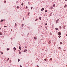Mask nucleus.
Instances as JSON below:
<instances>
[{
  "label": "nucleus",
  "mask_w": 67,
  "mask_h": 67,
  "mask_svg": "<svg viewBox=\"0 0 67 67\" xmlns=\"http://www.w3.org/2000/svg\"><path fill=\"white\" fill-rule=\"evenodd\" d=\"M21 5H23V3H22L21 4Z\"/></svg>",
  "instance_id": "c756f323"
},
{
  "label": "nucleus",
  "mask_w": 67,
  "mask_h": 67,
  "mask_svg": "<svg viewBox=\"0 0 67 67\" xmlns=\"http://www.w3.org/2000/svg\"><path fill=\"white\" fill-rule=\"evenodd\" d=\"M55 4H54L53 5V7H55Z\"/></svg>",
  "instance_id": "aec40b11"
},
{
  "label": "nucleus",
  "mask_w": 67,
  "mask_h": 67,
  "mask_svg": "<svg viewBox=\"0 0 67 67\" xmlns=\"http://www.w3.org/2000/svg\"><path fill=\"white\" fill-rule=\"evenodd\" d=\"M0 35H2V33L1 32H0Z\"/></svg>",
  "instance_id": "cd10ccee"
},
{
  "label": "nucleus",
  "mask_w": 67,
  "mask_h": 67,
  "mask_svg": "<svg viewBox=\"0 0 67 67\" xmlns=\"http://www.w3.org/2000/svg\"><path fill=\"white\" fill-rule=\"evenodd\" d=\"M34 39H35V40H36V39H37V37H34Z\"/></svg>",
  "instance_id": "39448f33"
},
{
  "label": "nucleus",
  "mask_w": 67,
  "mask_h": 67,
  "mask_svg": "<svg viewBox=\"0 0 67 67\" xmlns=\"http://www.w3.org/2000/svg\"><path fill=\"white\" fill-rule=\"evenodd\" d=\"M59 19H58L56 21V23H57L58 22V21H59Z\"/></svg>",
  "instance_id": "f03ea898"
},
{
  "label": "nucleus",
  "mask_w": 67,
  "mask_h": 67,
  "mask_svg": "<svg viewBox=\"0 0 67 67\" xmlns=\"http://www.w3.org/2000/svg\"><path fill=\"white\" fill-rule=\"evenodd\" d=\"M18 62H20V59H18Z\"/></svg>",
  "instance_id": "2f4dec72"
},
{
  "label": "nucleus",
  "mask_w": 67,
  "mask_h": 67,
  "mask_svg": "<svg viewBox=\"0 0 67 67\" xmlns=\"http://www.w3.org/2000/svg\"><path fill=\"white\" fill-rule=\"evenodd\" d=\"M26 51H27V50L26 49H25L24 50V52H26Z\"/></svg>",
  "instance_id": "6e6552de"
},
{
  "label": "nucleus",
  "mask_w": 67,
  "mask_h": 67,
  "mask_svg": "<svg viewBox=\"0 0 67 67\" xmlns=\"http://www.w3.org/2000/svg\"><path fill=\"white\" fill-rule=\"evenodd\" d=\"M19 49H20V50L21 49V47H19Z\"/></svg>",
  "instance_id": "423d86ee"
},
{
  "label": "nucleus",
  "mask_w": 67,
  "mask_h": 67,
  "mask_svg": "<svg viewBox=\"0 0 67 67\" xmlns=\"http://www.w3.org/2000/svg\"><path fill=\"white\" fill-rule=\"evenodd\" d=\"M49 44H50V43H51V42H50V41H49Z\"/></svg>",
  "instance_id": "c9c22d12"
},
{
  "label": "nucleus",
  "mask_w": 67,
  "mask_h": 67,
  "mask_svg": "<svg viewBox=\"0 0 67 67\" xmlns=\"http://www.w3.org/2000/svg\"><path fill=\"white\" fill-rule=\"evenodd\" d=\"M50 34V35H52V34Z\"/></svg>",
  "instance_id": "a18cd8bd"
},
{
  "label": "nucleus",
  "mask_w": 67,
  "mask_h": 67,
  "mask_svg": "<svg viewBox=\"0 0 67 67\" xmlns=\"http://www.w3.org/2000/svg\"><path fill=\"white\" fill-rule=\"evenodd\" d=\"M1 54H3V52H1Z\"/></svg>",
  "instance_id": "c85d7f7f"
},
{
  "label": "nucleus",
  "mask_w": 67,
  "mask_h": 67,
  "mask_svg": "<svg viewBox=\"0 0 67 67\" xmlns=\"http://www.w3.org/2000/svg\"><path fill=\"white\" fill-rule=\"evenodd\" d=\"M51 9H53V7H51Z\"/></svg>",
  "instance_id": "473e14b6"
},
{
  "label": "nucleus",
  "mask_w": 67,
  "mask_h": 67,
  "mask_svg": "<svg viewBox=\"0 0 67 67\" xmlns=\"http://www.w3.org/2000/svg\"><path fill=\"white\" fill-rule=\"evenodd\" d=\"M59 28H60V29H61L62 28V27L60 26L59 27Z\"/></svg>",
  "instance_id": "a878e982"
},
{
  "label": "nucleus",
  "mask_w": 67,
  "mask_h": 67,
  "mask_svg": "<svg viewBox=\"0 0 67 67\" xmlns=\"http://www.w3.org/2000/svg\"><path fill=\"white\" fill-rule=\"evenodd\" d=\"M4 27H7V26H4Z\"/></svg>",
  "instance_id": "f704fd0d"
},
{
  "label": "nucleus",
  "mask_w": 67,
  "mask_h": 67,
  "mask_svg": "<svg viewBox=\"0 0 67 67\" xmlns=\"http://www.w3.org/2000/svg\"><path fill=\"white\" fill-rule=\"evenodd\" d=\"M29 2H28V3H29Z\"/></svg>",
  "instance_id": "de8ad7c7"
},
{
  "label": "nucleus",
  "mask_w": 67,
  "mask_h": 67,
  "mask_svg": "<svg viewBox=\"0 0 67 67\" xmlns=\"http://www.w3.org/2000/svg\"><path fill=\"white\" fill-rule=\"evenodd\" d=\"M65 0V1H67V0Z\"/></svg>",
  "instance_id": "37998d69"
},
{
  "label": "nucleus",
  "mask_w": 67,
  "mask_h": 67,
  "mask_svg": "<svg viewBox=\"0 0 67 67\" xmlns=\"http://www.w3.org/2000/svg\"><path fill=\"white\" fill-rule=\"evenodd\" d=\"M40 20H41V18H39Z\"/></svg>",
  "instance_id": "72a5a7b5"
},
{
  "label": "nucleus",
  "mask_w": 67,
  "mask_h": 67,
  "mask_svg": "<svg viewBox=\"0 0 67 67\" xmlns=\"http://www.w3.org/2000/svg\"><path fill=\"white\" fill-rule=\"evenodd\" d=\"M4 3H6V1H4Z\"/></svg>",
  "instance_id": "e433bc0d"
},
{
  "label": "nucleus",
  "mask_w": 67,
  "mask_h": 67,
  "mask_svg": "<svg viewBox=\"0 0 67 67\" xmlns=\"http://www.w3.org/2000/svg\"><path fill=\"white\" fill-rule=\"evenodd\" d=\"M63 44V42H61L60 43V44Z\"/></svg>",
  "instance_id": "9b49d317"
},
{
  "label": "nucleus",
  "mask_w": 67,
  "mask_h": 67,
  "mask_svg": "<svg viewBox=\"0 0 67 67\" xmlns=\"http://www.w3.org/2000/svg\"><path fill=\"white\" fill-rule=\"evenodd\" d=\"M9 60V58H8L7 59V61H8Z\"/></svg>",
  "instance_id": "2eb2a0df"
},
{
  "label": "nucleus",
  "mask_w": 67,
  "mask_h": 67,
  "mask_svg": "<svg viewBox=\"0 0 67 67\" xmlns=\"http://www.w3.org/2000/svg\"><path fill=\"white\" fill-rule=\"evenodd\" d=\"M58 34L59 35H61V33L60 32H58Z\"/></svg>",
  "instance_id": "f257e3e1"
},
{
  "label": "nucleus",
  "mask_w": 67,
  "mask_h": 67,
  "mask_svg": "<svg viewBox=\"0 0 67 67\" xmlns=\"http://www.w3.org/2000/svg\"><path fill=\"white\" fill-rule=\"evenodd\" d=\"M50 59L51 60H52L53 59L52 58H51Z\"/></svg>",
  "instance_id": "f3484780"
},
{
  "label": "nucleus",
  "mask_w": 67,
  "mask_h": 67,
  "mask_svg": "<svg viewBox=\"0 0 67 67\" xmlns=\"http://www.w3.org/2000/svg\"><path fill=\"white\" fill-rule=\"evenodd\" d=\"M44 10V8H42V9L41 10V11H43V10Z\"/></svg>",
  "instance_id": "20e7f679"
},
{
  "label": "nucleus",
  "mask_w": 67,
  "mask_h": 67,
  "mask_svg": "<svg viewBox=\"0 0 67 67\" xmlns=\"http://www.w3.org/2000/svg\"><path fill=\"white\" fill-rule=\"evenodd\" d=\"M55 30H58V28H55Z\"/></svg>",
  "instance_id": "dca6fc26"
},
{
  "label": "nucleus",
  "mask_w": 67,
  "mask_h": 67,
  "mask_svg": "<svg viewBox=\"0 0 67 67\" xmlns=\"http://www.w3.org/2000/svg\"><path fill=\"white\" fill-rule=\"evenodd\" d=\"M44 60L45 61H46L47 60H46V59H44Z\"/></svg>",
  "instance_id": "bb28decb"
},
{
  "label": "nucleus",
  "mask_w": 67,
  "mask_h": 67,
  "mask_svg": "<svg viewBox=\"0 0 67 67\" xmlns=\"http://www.w3.org/2000/svg\"><path fill=\"white\" fill-rule=\"evenodd\" d=\"M14 51H15L16 50V48L15 47L14 48Z\"/></svg>",
  "instance_id": "7ed1b4c3"
},
{
  "label": "nucleus",
  "mask_w": 67,
  "mask_h": 67,
  "mask_svg": "<svg viewBox=\"0 0 67 67\" xmlns=\"http://www.w3.org/2000/svg\"><path fill=\"white\" fill-rule=\"evenodd\" d=\"M29 14H30V13H29V12L28 13V15H29Z\"/></svg>",
  "instance_id": "b1692460"
},
{
  "label": "nucleus",
  "mask_w": 67,
  "mask_h": 67,
  "mask_svg": "<svg viewBox=\"0 0 67 67\" xmlns=\"http://www.w3.org/2000/svg\"><path fill=\"white\" fill-rule=\"evenodd\" d=\"M21 52L20 51L19 52V54H21Z\"/></svg>",
  "instance_id": "4468645a"
},
{
  "label": "nucleus",
  "mask_w": 67,
  "mask_h": 67,
  "mask_svg": "<svg viewBox=\"0 0 67 67\" xmlns=\"http://www.w3.org/2000/svg\"><path fill=\"white\" fill-rule=\"evenodd\" d=\"M20 67H22V66H21V65H20Z\"/></svg>",
  "instance_id": "ea45409f"
},
{
  "label": "nucleus",
  "mask_w": 67,
  "mask_h": 67,
  "mask_svg": "<svg viewBox=\"0 0 67 67\" xmlns=\"http://www.w3.org/2000/svg\"><path fill=\"white\" fill-rule=\"evenodd\" d=\"M11 31H12V29L11 30Z\"/></svg>",
  "instance_id": "c03bdc74"
},
{
  "label": "nucleus",
  "mask_w": 67,
  "mask_h": 67,
  "mask_svg": "<svg viewBox=\"0 0 67 67\" xmlns=\"http://www.w3.org/2000/svg\"><path fill=\"white\" fill-rule=\"evenodd\" d=\"M45 12H47V11L46 10H45Z\"/></svg>",
  "instance_id": "ddd939ff"
},
{
  "label": "nucleus",
  "mask_w": 67,
  "mask_h": 67,
  "mask_svg": "<svg viewBox=\"0 0 67 67\" xmlns=\"http://www.w3.org/2000/svg\"><path fill=\"white\" fill-rule=\"evenodd\" d=\"M37 21V19H36L35 20V21Z\"/></svg>",
  "instance_id": "412c9836"
},
{
  "label": "nucleus",
  "mask_w": 67,
  "mask_h": 67,
  "mask_svg": "<svg viewBox=\"0 0 67 67\" xmlns=\"http://www.w3.org/2000/svg\"><path fill=\"white\" fill-rule=\"evenodd\" d=\"M3 20L2 19V20H1V22H3Z\"/></svg>",
  "instance_id": "393cba45"
},
{
  "label": "nucleus",
  "mask_w": 67,
  "mask_h": 67,
  "mask_svg": "<svg viewBox=\"0 0 67 67\" xmlns=\"http://www.w3.org/2000/svg\"><path fill=\"white\" fill-rule=\"evenodd\" d=\"M22 27H23V26H24V24H22Z\"/></svg>",
  "instance_id": "1a4fd4ad"
},
{
  "label": "nucleus",
  "mask_w": 67,
  "mask_h": 67,
  "mask_svg": "<svg viewBox=\"0 0 67 67\" xmlns=\"http://www.w3.org/2000/svg\"><path fill=\"white\" fill-rule=\"evenodd\" d=\"M58 36L59 37V38H60V37H61V36Z\"/></svg>",
  "instance_id": "6ab92c4d"
},
{
  "label": "nucleus",
  "mask_w": 67,
  "mask_h": 67,
  "mask_svg": "<svg viewBox=\"0 0 67 67\" xmlns=\"http://www.w3.org/2000/svg\"><path fill=\"white\" fill-rule=\"evenodd\" d=\"M23 20H24V18L23 19Z\"/></svg>",
  "instance_id": "79ce46f5"
},
{
  "label": "nucleus",
  "mask_w": 67,
  "mask_h": 67,
  "mask_svg": "<svg viewBox=\"0 0 67 67\" xmlns=\"http://www.w3.org/2000/svg\"><path fill=\"white\" fill-rule=\"evenodd\" d=\"M61 48L60 47H59V49H60Z\"/></svg>",
  "instance_id": "7c9ffc66"
},
{
  "label": "nucleus",
  "mask_w": 67,
  "mask_h": 67,
  "mask_svg": "<svg viewBox=\"0 0 67 67\" xmlns=\"http://www.w3.org/2000/svg\"><path fill=\"white\" fill-rule=\"evenodd\" d=\"M47 23H46L45 25H47Z\"/></svg>",
  "instance_id": "a211bd4d"
},
{
  "label": "nucleus",
  "mask_w": 67,
  "mask_h": 67,
  "mask_svg": "<svg viewBox=\"0 0 67 67\" xmlns=\"http://www.w3.org/2000/svg\"><path fill=\"white\" fill-rule=\"evenodd\" d=\"M9 48H7V51H8V50H9Z\"/></svg>",
  "instance_id": "4be33fe9"
},
{
  "label": "nucleus",
  "mask_w": 67,
  "mask_h": 67,
  "mask_svg": "<svg viewBox=\"0 0 67 67\" xmlns=\"http://www.w3.org/2000/svg\"><path fill=\"white\" fill-rule=\"evenodd\" d=\"M37 66L38 67H39V66L38 65H37Z\"/></svg>",
  "instance_id": "58836bf2"
},
{
  "label": "nucleus",
  "mask_w": 67,
  "mask_h": 67,
  "mask_svg": "<svg viewBox=\"0 0 67 67\" xmlns=\"http://www.w3.org/2000/svg\"><path fill=\"white\" fill-rule=\"evenodd\" d=\"M26 9H28V8L27 7V6L26 7Z\"/></svg>",
  "instance_id": "5701e85b"
},
{
  "label": "nucleus",
  "mask_w": 67,
  "mask_h": 67,
  "mask_svg": "<svg viewBox=\"0 0 67 67\" xmlns=\"http://www.w3.org/2000/svg\"><path fill=\"white\" fill-rule=\"evenodd\" d=\"M32 8H33V7H31V9H32Z\"/></svg>",
  "instance_id": "4c0bfd02"
},
{
  "label": "nucleus",
  "mask_w": 67,
  "mask_h": 67,
  "mask_svg": "<svg viewBox=\"0 0 67 67\" xmlns=\"http://www.w3.org/2000/svg\"><path fill=\"white\" fill-rule=\"evenodd\" d=\"M15 26H16V23L15 24Z\"/></svg>",
  "instance_id": "f8f14e48"
},
{
  "label": "nucleus",
  "mask_w": 67,
  "mask_h": 67,
  "mask_svg": "<svg viewBox=\"0 0 67 67\" xmlns=\"http://www.w3.org/2000/svg\"><path fill=\"white\" fill-rule=\"evenodd\" d=\"M17 9H19V8H19V7L18 6H17Z\"/></svg>",
  "instance_id": "9d476101"
},
{
  "label": "nucleus",
  "mask_w": 67,
  "mask_h": 67,
  "mask_svg": "<svg viewBox=\"0 0 67 67\" xmlns=\"http://www.w3.org/2000/svg\"><path fill=\"white\" fill-rule=\"evenodd\" d=\"M29 34H27V35H29Z\"/></svg>",
  "instance_id": "a19ab883"
},
{
  "label": "nucleus",
  "mask_w": 67,
  "mask_h": 67,
  "mask_svg": "<svg viewBox=\"0 0 67 67\" xmlns=\"http://www.w3.org/2000/svg\"><path fill=\"white\" fill-rule=\"evenodd\" d=\"M11 62V60L10 61V62Z\"/></svg>",
  "instance_id": "8fccbe9b"
},
{
  "label": "nucleus",
  "mask_w": 67,
  "mask_h": 67,
  "mask_svg": "<svg viewBox=\"0 0 67 67\" xmlns=\"http://www.w3.org/2000/svg\"><path fill=\"white\" fill-rule=\"evenodd\" d=\"M1 30V28H0V30Z\"/></svg>",
  "instance_id": "09e8293b"
},
{
  "label": "nucleus",
  "mask_w": 67,
  "mask_h": 67,
  "mask_svg": "<svg viewBox=\"0 0 67 67\" xmlns=\"http://www.w3.org/2000/svg\"><path fill=\"white\" fill-rule=\"evenodd\" d=\"M66 7H67V5H65L64 6V8H66Z\"/></svg>",
  "instance_id": "0eeeda50"
},
{
  "label": "nucleus",
  "mask_w": 67,
  "mask_h": 67,
  "mask_svg": "<svg viewBox=\"0 0 67 67\" xmlns=\"http://www.w3.org/2000/svg\"><path fill=\"white\" fill-rule=\"evenodd\" d=\"M66 36H67V34H66Z\"/></svg>",
  "instance_id": "49530a36"
}]
</instances>
